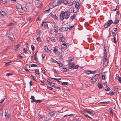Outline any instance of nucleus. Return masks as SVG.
I'll use <instances>...</instances> for the list:
<instances>
[{"label":"nucleus","mask_w":121,"mask_h":121,"mask_svg":"<svg viewBox=\"0 0 121 121\" xmlns=\"http://www.w3.org/2000/svg\"><path fill=\"white\" fill-rule=\"evenodd\" d=\"M117 80L120 83H121V78L119 76H118L117 78Z\"/></svg>","instance_id":"obj_36"},{"label":"nucleus","mask_w":121,"mask_h":121,"mask_svg":"<svg viewBox=\"0 0 121 121\" xmlns=\"http://www.w3.org/2000/svg\"><path fill=\"white\" fill-rule=\"evenodd\" d=\"M30 99H31V103H33L34 102H35L36 100L35 99V97L34 96H32L30 98Z\"/></svg>","instance_id":"obj_10"},{"label":"nucleus","mask_w":121,"mask_h":121,"mask_svg":"<svg viewBox=\"0 0 121 121\" xmlns=\"http://www.w3.org/2000/svg\"><path fill=\"white\" fill-rule=\"evenodd\" d=\"M52 61L53 62L55 63H58V62L56 61V60H55L53 58H52Z\"/></svg>","instance_id":"obj_42"},{"label":"nucleus","mask_w":121,"mask_h":121,"mask_svg":"<svg viewBox=\"0 0 121 121\" xmlns=\"http://www.w3.org/2000/svg\"><path fill=\"white\" fill-rule=\"evenodd\" d=\"M43 49L45 50L47 52H48V50H49V49L48 48L47 46H45L43 48Z\"/></svg>","instance_id":"obj_27"},{"label":"nucleus","mask_w":121,"mask_h":121,"mask_svg":"<svg viewBox=\"0 0 121 121\" xmlns=\"http://www.w3.org/2000/svg\"><path fill=\"white\" fill-rule=\"evenodd\" d=\"M102 79L103 80H105V77L106 76V75H102Z\"/></svg>","instance_id":"obj_46"},{"label":"nucleus","mask_w":121,"mask_h":121,"mask_svg":"<svg viewBox=\"0 0 121 121\" xmlns=\"http://www.w3.org/2000/svg\"><path fill=\"white\" fill-rule=\"evenodd\" d=\"M43 117V116H42V115H40L39 116V119H41V118H42Z\"/></svg>","instance_id":"obj_58"},{"label":"nucleus","mask_w":121,"mask_h":121,"mask_svg":"<svg viewBox=\"0 0 121 121\" xmlns=\"http://www.w3.org/2000/svg\"><path fill=\"white\" fill-rule=\"evenodd\" d=\"M36 40L37 41L40 42L41 41V39L40 37L39 36L37 38Z\"/></svg>","instance_id":"obj_37"},{"label":"nucleus","mask_w":121,"mask_h":121,"mask_svg":"<svg viewBox=\"0 0 121 121\" xmlns=\"http://www.w3.org/2000/svg\"><path fill=\"white\" fill-rule=\"evenodd\" d=\"M0 13L1 15L3 16H4V15L5 14V12H4L3 11L1 10L0 12Z\"/></svg>","instance_id":"obj_34"},{"label":"nucleus","mask_w":121,"mask_h":121,"mask_svg":"<svg viewBox=\"0 0 121 121\" xmlns=\"http://www.w3.org/2000/svg\"><path fill=\"white\" fill-rule=\"evenodd\" d=\"M73 64H74V63L73 62L72 63H70V62L69 64V65H71L72 66V65H73Z\"/></svg>","instance_id":"obj_63"},{"label":"nucleus","mask_w":121,"mask_h":121,"mask_svg":"<svg viewBox=\"0 0 121 121\" xmlns=\"http://www.w3.org/2000/svg\"><path fill=\"white\" fill-rule=\"evenodd\" d=\"M4 100V98H3L1 102H0V105H1L2 104Z\"/></svg>","instance_id":"obj_44"},{"label":"nucleus","mask_w":121,"mask_h":121,"mask_svg":"<svg viewBox=\"0 0 121 121\" xmlns=\"http://www.w3.org/2000/svg\"><path fill=\"white\" fill-rule=\"evenodd\" d=\"M23 49L24 50V52L25 53H26L27 52V48H26L25 49V48L24 47L23 48Z\"/></svg>","instance_id":"obj_54"},{"label":"nucleus","mask_w":121,"mask_h":121,"mask_svg":"<svg viewBox=\"0 0 121 121\" xmlns=\"http://www.w3.org/2000/svg\"><path fill=\"white\" fill-rule=\"evenodd\" d=\"M113 23V21L111 20H108V22L105 23L104 25V26L105 28H106L108 27V26H110Z\"/></svg>","instance_id":"obj_1"},{"label":"nucleus","mask_w":121,"mask_h":121,"mask_svg":"<svg viewBox=\"0 0 121 121\" xmlns=\"http://www.w3.org/2000/svg\"><path fill=\"white\" fill-rule=\"evenodd\" d=\"M108 61L107 59V55H104L103 62H105Z\"/></svg>","instance_id":"obj_9"},{"label":"nucleus","mask_w":121,"mask_h":121,"mask_svg":"<svg viewBox=\"0 0 121 121\" xmlns=\"http://www.w3.org/2000/svg\"><path fill=\"white\" fill-rule=\"evenodd\" d=\"M85 112V111H84V110H83V112H82V113L86 117H87L88 118H90V119H92V118L91 117H90L89 116L87 115L86 114Z\"/></svg>","instance_id":"obj_13"},{"label":"nucleus","mask_w":121,"mask_h":121,"mask_svg":"<svg viewBox=\"0 0 121 121\" xmlns=\"http://www.w3.org/2000/svg\"><path fill=\"white\" fill-rule=\"evenodd\" d=\"M106 94H108L109 95H114V92H109L108 93H107Z\"/></svg>","instance_id":"obj_30"},{"label":"nucleus","mask_w":121,"mask_h":121,"mask_svg":"<svg viewBox=\"0 0 121 121\" xmlns=\"http://www.w3.org/2000/svg\"><path fill=\"white\" fill-rule=\"evenodd\" d=\"M63 3L65 5H66L67 4V0H65V1L64 0V1H63Z\"/></svg>","instance_id":"obj_41"},{"label":"nucleus","mask_w":121,"mask_h":121,"mask_svg":"<svg viewBox=\"0 0 121 121\" xmlns=\"http://www.w3.org/2000/svg\"><path fill=\"white\" fill-rule=\"evenodd\" d=\"M50 85L52 87H54L55 86V84L54 83L52 82L51 85Z\"/></svg>","instance_id":"obj_52"},{"label":"nucleus","mask_w":121,"mask_h":121,"mask_svg":"<svg viewBox=\"0 0 121 121\" xmlns=\"http://www.w3.org/2000/svg\"><path fill=\"white\" fill-rule=\"evenodd\" d=\"M61 70L64 72H66L67 71V69L66 68H63Z\"/></svg>","instance_id":"obj_39"},{"label":"nucleus","mask_w":121,"mask_h":121,"mask_svg":"<svg viewBox=\"0 0 121 121\" xmlns=\"http://www.w3.org/2000/svg\"><path fill=\"white\" fill-rule=\"evenodd\" d=\"M76 15L75 14H73L72 16L70 17V18L72 20H73L74 19H75V17Z\"/></svg>","instance_id":"obj_28"},{"label":"nucleus","mask_w":121,"mask_h":121,"mask_svg":"<svg viewBox=\"0 0 121 121\" xmlns=\"http://www.w3.org/2000/svg\"><path fill=\"white\" fill-rule=\"evenodd\" d=\"M68 12V13H67V14H66L65 15V18L66 20L69 18L70 15V12Z\"/></svg>","instance_id":"obj_14"},{"label":"nucleus","mask_w":121,"mask_h":121,"mask_svg":"<svg viewBox=\"0 0 121 121\" xmlns=\"http://www.w3.org/2000/svg\"><path fill=\"white\" fill-rule=\"evenodd\" d=\"M3 4H5V3H9V2L7 1L6 0H0Z\"/></svg>","instance_id":"obj_24"},{"label":"nucleus","mask_w":121,"mask_h":121,"mask_svg":"<svg viewBox=\"0 0 121 121\" xmlns=\"http://www.w3.org/2000/svg\"><path fill=\"white\" fill-rule=\"evenodd\" d=\"M59 40L60 42H63L65 41V39L64 36L62 35V37L59 38Z\"/></svg>","instance_id":"obj_4"},{"label":"nucleus","mask_w":121,"mask_h":121,"mask_svg":"<svg viewBox=\"0 0 121 121\" xmlns=\"http://www.w3.org/2000/svg\"><path fill=\"white\" fill-rule=\"evenodd\" d=\"M78 65H76L75 66V67L73 68V69H77V68H78Z\"/></svg>","instance_id":"obj_64"},{"label":"nucleus","mask_w":121,"mask_h":121,"mask_svg":"<svg viewBox=\"0 0 121 121\" xmlns=\"http://www.w3.org/2000/svg\"><path fill=\"white\" fill-rule=\"evenodd\" d=\"M35 72L36 73V74L39 75L40 73L39 72V70L38 69H35Z\"/></svg>","instance_id":"obj_29"},{"label":"nucleus","mask_w":121,"mask_h":121,"mask_svg":"<svg viewBox=\"0 0 121 121\" xmlns=\"http://www.w3.org/2000/svg\"><path fill=\"white\" fill-rule=\"evenodd\" d=\"M113 42L114 43H116V38L115 37H114L113 38Z\"/></svg>","instance_id":"obj_55"},{"label":"nucleus","mask_w":121,"mask_h":121,"mask_svg":"<svg viewBox=\"0 0 121 121\" xmlns=\"http://www.w3.org/2000/svg\"><path fill=\"white\" fill-rule=\"evenodd\" d=\"M67 48V46L66 45L65 43H63L61 46V49H64L65 50L66 49V48Z\"/></svg>","instance_id":"obj_12"},{"label":"nucleus","mask_w":121,"mask_h":121,"mask_svg":"<svg viewBox=\"0 0 121 121\" xmlns=\"http://www.w3.org/2000/svg\"><path fill=\"white\" fill-rule=\"evenodd\" d=\"M98 86L99 89H101L102 87V85L101 83H99L97 85Z\"/></svg>","instance_id":"obj_16"},{"label":"nucleus","mask_w":121,"mask_h":121,"mask_svg":"<svg viewBox=\"0 0 121 121\" xmlns=\"http://www.w3.org/2000/svg\"><path fill=\"white\" fill-rule=\"evenodd\" d=\"M50 115V116L51 117H52L53 116H54L55 115V114L53 112H49V113Z\"/></svg>","instance_id":"obj_26"},{"label":"nucleus","mask_w":121,"mask_h":121,"mask_svg":"<svg viewBox=\"0 0 121 121\" xmlns=\"http://www.w3.org/2000/svg\"><path fill=\"white\" fill-rule=\"evenodd\" d=\"M74 26V25H73V26H69V27H67V28L69 30H71L73 28Z\"/></svg>","instance_id":"obj_50"},{"label":"nucleus","mask_w":121,"mask_h":121,"mask_svg":"<svg viewBox=\"0 0 121 121\" xmlns=\"http://www.w3.org/2000/svg\"><path fill=\"white\" fill-rule=\"evenodd\" d=\"M11 62V61L10 60L9 61V62H7L6 63H5V65L6 66H7L8 65H10V63Z\"/></svg>","instance_id":"obj_32"},{"label":"nucleus","mask_w":121,"mask_h":121,"mask_svg":"<svg viewBox=\"0 0 121 121\" xmlns=\"http://www.w3.org/2000/svg\"><path fill=\"white\" fill-rule=\"evenodd\" d=\"M52 70L55 73H59L58 72V70H57L54 69H52Z\"/></svg>","instance_id":"obj_25"},{"label":"nucleus","mask_w":121,"mask_h":121,"mask_svg":"<svg viewBox=\"0 0 121 121\" xmlns=\"http://www.w3.org/2000/svg\"><path fill=\"white\" fill-rule=\"evenodd\" d=\"M105 89L107 91H109L110 90V88L107 86H106L105 87Z\"/></svg>","instance_id":"obj_20"},{"label":"nucleus","mask_w":121,"mask_h":121,"mask_svg":"<svg viewBox=\"0 0 121 121\" xmlns=\"http://www.w3.org/2000/svg\"><path fill=\"white\" fill-rule=\"evenodd\" d=\"M54 32H58V26L56 24H55L54 26Z\"/></svg>","instance_id":"obj_6"},{"label":"nucleus","mask_w":121,"mask_h":121,"mask_svg":"<svg viewBox=\"0 0 121 121\" xmlns=\"http://www.w3.org/2000/svg\"><path fill=\"white\" fill-rule=\"evenodd\" d=\"M44 23L43 24V27L44 28L47 27L48 28V24L47 23V22H44Z\"/></svg>","instance_id":"obj_18"},{"label":"nucleus","mask_w":121,"mask_h":121,"mask_svg":"<svg viewBox=\"0 0 121 121\" xmlns=\"http://www.w3.org/2000/svg\"><path fill=\"white\" fill-rule=\"evenodd\" d=\"M109 101H107V102H101L100 103H102V104H107V103H108L109 102Z\"/></svg>","instance_id":"obj_59"},{"label":"nucleus","mask_w":121,"mask_h":121,"mask_svg":"<svg viewBox=\"0 0 121 121\" xmlns=\"http://www.w3.org/2000/svg\"><path fill=\"white\" fill-rule=\"evenodd\" d=\"M119 22V20L118 19H116V21L113 22V23H114L115 24H118V23Z\"/></svg>","instance_id":"obj_35"},{"label":"nucleus","mask_w":121,"mask_h":121,"mask_svg":"<svg viewBox=\"0 0 121 121\" xmlns=\"http://www.w3.org/2000/svg\"><path fill=\"white\" fill-rule=\"evenodd\" d=\"M31 49L33 51H34L35 50V47L33 45H32L31 46Z\"/></svg>","instance_id":"obj_48"},{"label":"nucleus","mask_w":121,"mask_h":121,"mask_svg":"<svg viewBox=\"0 0 121 121\" xmlns=\"http://www.w3.org/2000/svg\"><path fill=\"white\" fill-rule=\"evenodd\" d=\"M17 7L19 9H22V10H23V8L22 7L21 5L20 4H18L17 6Z\"/></svg>","instance_id":"obj_22"},{"label":"nucleus","mask_w":121,"mask_h":121,"mask_svg":"<svg viewBox=\"0 0 121 121\" xmlns=\"http://www.w3.org/2000/svg\"><path fill=\"white\" fill-rule=\"evenodd\" d=\"M47 88L48 89H49L50 90H52V89H53V88L52 87H49V86H47Z\"/></svg>","instance_id":"obj_47"},{"label":"nucleus","mask_w":121,"mask_h":121,"mask_svg":"<svg viewBox=\"0 0 121 121\" xmlns=\"http://www.w3.org/2000/svg\"><path fill=\"white\" fill-rule=\"evenodd\" d=\"M11 75V73H7L6 75L7 76H9Z\"/></svg>","instance_id":"obj_60"},{"label":"nucleus","mask_w":121,"mask_h":121,"mask_svg":"<svg viewBox=\"0 0 121 121\" xmlns=\"http://www.w3.org/2000/svg\"><path fill=\"white\" fill-rule=\"evenodd\" d=\"M57 48L56 47H54V49L53 50V52L54 53H55L56 54H57V52H56L57 51Z\"/></svg>","instance_id":"obj_17"},{"label":"nucleus","mask_w":121,"mask_h":121,"mask_svg":"<svg viewBox=\"0 0 121 121\" xmlns=\"http://www.w3.org/2000/svg\"><path fill=\"white\" fill-rule=\"evenodd\" d=\"M59 64V66L60 67H62L63 65V64L61 62L60 63H59L58 62V63H57Z\"/></svg>","instance_id":"obj_45"},{"label":"nucleus","mask_w":121,"mask_h":121,"mask_svg":"<svg viewBox=\"0 0 121 121\" xmlns=\"http://www.w3.org/2000/svg\"><path fill=\"white\" fill-rule=\"evenodd\" d=\"M31 67H38V66L35 64H32L31 65Z\"/></svg>","instance_id":"obj_33"},{"label":"nucleus","mask_w":121,"mask_h":121,"mask_svg":"<svg viewBox=\"0 0 121 121\" xmlns=\"http://www.w3.org/2000/svg\"><path fill=\"white\" fill-rule=\"evenodd\" d=\"M95 72L96 71H91L89 70H86L85 72V73H87L89 74L91 73H95Z\"/></svg>","instance_id":"obj_7"},{"label":"nucleus","mask_w":121,"mask_h":121,"mask_svg":"<svg viewBox=\"0 0 121 121\" xmlns=\"http://www.w3.org/2000/svg\"><path fill=\"white\" fill-rule=\"evenodd\" d=\"M72 59L71 57H69L68 58V60L69 62H70L72 61Z\"/></svg>","instance_id":"obj_49"},{"label":"nucleus","mask_w":121,"mask_h":121,"mask_svg":"<svg viewBox=\"0 0 121 121\" xmlns=\"http://www.w3.org/2000/svg\"><path fill=\"white\" fill-rule=\"evenodd\" d=\"M81 3L76 2L75 4V7L77 9H78L80 8L79 6L81 5Z\"/></svg>","instance_id":"obj_5"},{"label":"nucleus","mask_w":121,"mask_h":121,"mask_svg":"<svg viewBox=\"0 0 121 121\" xmlns=\"http://www.w3.org/2000/svg\"><path fill=\"white\" fill-rule=\"evenodd\" d=\"M60 31H67L68 30V28L66 27H63L60 29H59Z\"/></svg>","instance_id":"obj_11"},{"label":"nucleus","mask_w":121,"mask_h":121,"mask_svg":"<svg viewBox=\"0 0 121 121\" xmlns=\"http://www.w3.org/2000/svg\"><path fill=\"white\" fill-rule=\"evenodd\" d=\"M43 101L42 100H36L35 103H39Z\"/></svg>","instance_id":"obj_31"},{"label":"nucleus","mask_w":121,"mask_h":121,"mask_svg":"<svg viewBox=\"0 0 121 121\" xmlns=\"http://www.w3.org/2000/svg\"><path fill=\"white\" fill-rule=\"evenodd\" d=\"M20 46V44H18V45H15L13 48V49L16 50Z\"/></svg>","instance_id":"obj_15"},{"label":"nucleus","mask_w":121,"mask_h":121,"mask_svg":"<svg viewBox=\"0 0 121 121\" xmlns=\"http://www.w3.org/2000/svg\"><path fill=\"white\" fill-rule=\"evenodd\" d=\"M74 66H75V65L73 64V65H72V66H69L68 67V68L69 69H71L72 68H73V67Z\"/></svg>","instance_id":"obj_38"},{"label":"nucleus","mask_w":121,"mask_h":121,"mask_svg":"<svg viewBox=\"0 0 121 121\" xmlns=\"http://www.w3.org/2000/svg\"><path fill=\"white\" fill-rule=\"evenodd\" d=\"M84 111H86V112H87V113H89V114H94V113L93 112L89 111H88L87 110H84Z\"/></svg>","instance_id":"obj_21"},{"label":"nucleus","mask_w":121,"mask_h":121,"mask_svg":"<svg viewBox=\"0 0 121 121\" xmlns=\"http://www.w3.org/2000/svg\"><path fill=\"white\" fill-rule=\"evenodd\" d=\"M63 11H62L60 15V18L61 20L63 21L65 15L64 14Z\"/></svg>","instance_id":"obj_2"},{"label":"nucleus","mask_w":121,"mask_h":121,"mask_svg":"<svg viewBox=\"0 0 121 121\" xmlns=\"http://www.w3.org/2000/svg\"><path fill=\"white\" fill-rule=\"evenodd\" d=\"M24 69L25 70L28 72H29V70H28V69H27L26 67H25L24 68Z\"/></svg>","instance_id":"obj_53"},{"label":"nucleus","mask_w":121,"mask_h":121,"mask_svg":"<svg viewBox=\"0 0 121 121\" xmlns=\"http://www.w3.org/2000/svg\"><path fill=\"white\" fill-rule=\"evenodd\" d=\"M73 115V114H69V115H65L64 116V117H65V116H72Z\"/></svg>","instance_id":"obj_57"},{"label":"nucleus","mask_w":121,"mask_h":121,"mask_svg":"<svg viewBox=\"0 0 121 121\" xmlns=\"http://www.w3.org/2000/svg\"><path fill=\"white\" fill-rule=\"evenodd\" d=\"M118 8H119L118 6H117L116 9H115L114 10V11H115L117 10H118Z\"/></svg>","instance_id":"obj_61"},{"label":"nucleus","mask_w":121,"mask_h":121,"mask_svg":"<svg viewBox=\"0 0 121 121\" xmlns=\"http://www.w3.org/2000/svg\"><path fill=\"white\" fill-rule=\"evenodd\" d=\"M48 80L50 81H51V80H50L48 78V80H47V82H48V83L49 85H51V84L52 83V82H51L48 81Z\"/></svg>","instance_id":"obj_43"},{"label":"nucleus","mask_w":121,"mask_h":121,"mask_svg":"<svg viewBox=\"0 0 121 121\" xmlns=\"http://www.w3.org/2000/svg\"><path fill=\"white\" fill-rule=\"evenodd\" d=\"M69 84V83L67 82H64L62 83V85H68Z\"/></svg>","instance_id":"obj_40"},{"label":"nucleus","mask_w":121,"mask_h":121,"mask_svg":"<svg viewBox=\"0 0 121 121\" xmlns=\"http://www.w3.org/2000/svg\"><path fill=\"white\" fill-rule=\"evenodd\" d=\"M97 79L94 76L91 78V82L92 84H94L97 80Z\"/></svg>","instance_id":"obj_3"},{"label":"nucleus","mask_w":121,"mask_h":121,"mask_svg":"<svg viewBox=\"0 0 121 121\" xmlns=\"http://www.w3.org/2000/svg\"><path fill=\"white\" fill-rule=\"evenodd\" d=\"M112 34L113 35V36H115L116 35V34L114 32H112Z\"/></svg>","instance_id":"obj_62"},{"label":"nucleus","mask_w":121,"mask_h":121,"mask_svg":"<svg viewBox=\"0 0 121 121\" xmlns=\"http://www.w3.org/2000/svg\"><path fill=\"white\" fill-rule=\"evenodd\" d=\"M30 83V86H31L32 85H33V82L31 81H30L29 82Z\"/></svg>","instance_id":"obj_51"},{"label":"nucleus","mask_w":121,"mask_h":121,"mask_svg":"<svg viewBox=\"0 0 121 121\" xmlns=\"http://www.w3.org/2000/svg\"><path fill=\"white\" fill-rule=\"evenodd\" d=\"M11 116V115L10 113L9 114H8V115H7V117L8 118H10Z\"/></svg>","instance_id":"obj_56"},{"label":"nucleus","mask_w":121,"mask_h":121,"mask_svg":"<svg viewBox=\"0 0 121 121\" xmlns=\"http://www.w3.org/2000/svg\"><path fill=\"white\" fill-rule=\"evenodd\" d=\"M108 61L105 62H103V65H105V67L106 66L108 65Z\"/></svg>","instance_id":"obj_19"},{"label":"nucleus","mask_w":121,"mask_h":121,"mask_svg":"<svg viewBox=\"0 0 121 121\" xmlns=\"http://www.w3.org/2000/svg\"><path fill=\"white\" fill-rule=\"evenodd\" d=\"M63 1H64V0H58L57 3L58 4H60L62 3H63Z\"/></svg>","instance_id":"obj_23"},{"label":"nucleus","mask_w":121,"mask_h":121,"mask_svg":"<svg viewBox=\"0 0 121 121\" xmlns=\"http://www.w3.org/2000/svg\"><path fill=\"white\" fill-rule=\"evenodd\" d=\"M58 56H60V59H62L64 58V54H62L61 52H60L59 53Z\"/></svg>","instance_id":"obj_8"}]
</instances>
